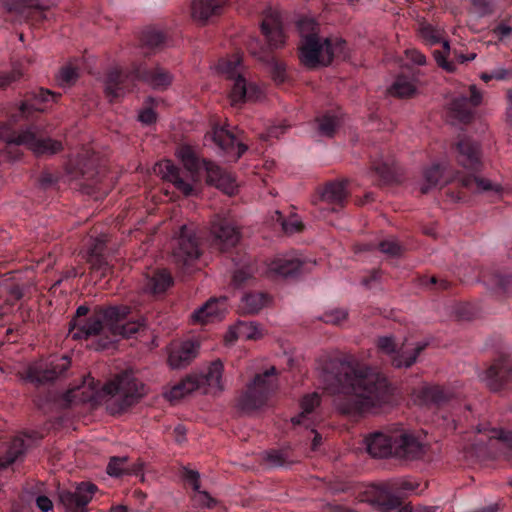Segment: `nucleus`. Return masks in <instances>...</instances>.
<instances>
[{"mask_svg":"<svg viewBox=\"0 0 512 512\" xmlns=\"http://www.w3.org/2000/svg\"><path fill=\"white\" fill-rule=\"evenodd\" d=\"M79 77V71L71 64L64 66L57 76V81L62 87H70Z\"/></svg>","mask_w":512,"mask_h":512,"instance_id":"46","label":"nucleus"},{"mask_svg":"<svg viewBox=\"0 0 512 512\" xmlns=\"http://www.w3.org/2000/svg\"><path fill=\"white\" fill-rule=\"evenodd\" d=\"M70 366V360L66 356L52 359L49 364L34 363L29 366L26 378L35 383L52 381L63 374Z\"/></svg>","mask_w":512,"mask_h":512,"instance_id":"16","label":"nucleus"},{"mask_svg":"<svg viewBox=\"0 0 512 512\" xmlns=\"http://www.w3.org/2000/svg\"><path fill=\"white\" fill-rule=\"evenodd\" d=\"M143 40L149 47H157L163 42L164 37L162 33L151 30L145 32Z\"/></svg>","mask_w":512,"mask_h":512,"instance_id":"52","label":"nucleus"},{"mask_svg":"<svg viewBox=\"0 0 512 512\" xmlns=\"http://www.w3.org/2000/svg\"><path fill=\"white\" fill-rule=\"evenodd\" d=\"M489 440V445L497 450H512V431H504L503 429L496 428H483L479 429Z\"/></svg>","mask_w":512,"mask_h":512,"instance_id":"33","label":"nucleus"},{"mask_svg":"<svg viewBox=\"0 0 512 512\" xmlns=\"http://www.w3.org/2000/svg\"><path fill=\"white\" fill-rule=\"evenodd\" d=\"M459 163L468 170H477L480 166L479 146L469 140L458 143Z\"/></svg>","mask_w":512,"mask_h":512,"instance_id":"30","label":"nucleus"},{"mask_svg":"<svg viewBox=\"0 0 512 512\" xmlns=\"http://www.w3.org/2000/svg\"><path fill=\"white\" fill-rule=\"evenodd\" d=\"M236 339H240V336L238 335V323L232 327L229 328L228 332L225 335V341L226 343H233Z\"/></svg>","mask_w":512,"mask_h":512,"instance_id":"61","label":"nucleus"},{"mask_svg":"<svg viewBox=\"0 0 512 512\" xmlns=\"http://www.w3.org/2000/svg\"><path fill=\"white\" fill-rule=\"evenodd\" d=\"M422 38L429 45L442 43L444 51H434V58L439 66L448 72H452L455 69L453 63L446 60L447 55L450 52V45L448 40L443 38V32L440 29L433 27L432 25H423L420 29Z\"/></svg>","mask_w":512,"mask_h":512,"instance_id":"23","label":"nucleus"},{"mask_svg":"<svg viewBox=\"0 0 512 512\" xmlns=\"http://www.w3.org/2000/svg\"><path fill=\"white\" fill-rule=\"evenodd\" d=\"M203 164L207 172V181L210 184L228 195L234 194L237 184L231 174L223 171L219 166L212 162L203 161Z\"/></svg>","mask_w":512,"mask_h":512,"instance_id":"27","label":"nucleus"},{"mask_svg":"<svg viewBox=\"0 0 512 512\" xmlns=\"http://www.w3.org/2000/svg\"><path fill=\"white\" fill-rule=\"evenodd\" d=\"M346 197V188L341 182L329 183L321 192V200L327 204L341 205Z\"/></svg>","mask_w":512,"mask_h":512,"instance_id":"37","label":"nucleus"},{"mask_svg":"<svg viewBox=\"0 0 512 512\" xmlns=\"http://www.w3.org/2000/svg\"><path fill=\"white\" fill-rule=\"evenodd\" d=\"M368 453L375 458L396 456L414 459L423 453V446L412 432L404 428L374 432L365 439Z\"/></svg>","mask_w":512,"mask_h":512,"instance_id":"2","label":"nucleus"},{"mask_svg":"<svg viewBox=\"0 0 512 512\" xmlns=\"http://www.w3.org/2000/svg\"><path fill=\"white\" fill-rule=\"evenodd\" d=\"M287 128H288V125L281 123L279 125H273V126L269 127L267 133H268L269 137L278 138L279 136H281L282 134L285 133Z\"/></svg>","mask_w":512,"mask_h":512,"instance_id":"59","label":"nucleus"},{"mask_svg":"<svg viewBox=\"0 0 512 512\" xmlns=\"http://www.w3.org/2000/svg\"><path fill=\"white\" fill-rule=\"evenodd\" d=\"M460 181L464 187L475 193L491 192L499 195L502 192V186L499 183H493L489 179L476 175L465 176Z\"/></svg>","mask_w":512,"mask_h":512,"instance_id":"32","label":"nucleus"},{"mask_svg":"<svg viewBox=\"0 0 512 512\" xmlns=\"http://www.w3.org/2000/svg\"><path fill=\"white\" fill-rule=\"evenodd\" d=\"M213 140L222 150L223 154L230 157L233 161H237L247 147L236 141L234 135L225 128H215L213 131Z\"/></svg>","mask_w":512,"mask_h":512,"instance_id":"26","label":"nucleus"},{"mask_svg":"<svg viewBox=\"0 0 512 512\" xmlns=\"http://www.w3.org/2000/svg\"><path fill=\"white\" fill-rule=\"evenodd\" d=\"M216 69L232 82L229 94L232 106L245 101L258 100L263 96V91L259 86L247 82V71L238 55L219 60Z\"/></svg>","mask_w":512,"mask_h":512,"instance_id":"6","label":"nucleus"},{"mask_svg":"<svg viewBox=\"0 0 512 512\" xmlns=\"http://www.w3.org/2000/svg\"><path fill=\"white\" fill-rule=\"evenodd\" d=\"M383 511L390 512L392 509H396L401 505V501L398 497H392L388 503H383Z\"/></svg>","mask_w":512,"mask_h":512,"instance_id":"63","label":"nucleus"},{"mask_svg":"<svg viewBox=\"0 0 512 512\" xmlns=\"http://www.w3.org/2000/svg\"><path fill=\"white\" fill-rule=\"evenodd\" d=\"M172 277L165 270L154 272L148 279L145 289L151 293H162L172 285Z\"/></svg>","mask_w":512,"mask_h":512,"instance_id":"38","label":"nucleus"},{"mask_svg":"<svg viewBox=\"0 0 512 512\" xmlns=\"http://www.w3.org/2000/svg\"><path fill=\"white\" fill-rule=\"evenodd\" d=\"M36 505L42 512H50L53 509L52 501L46 496L37 497Z\"/></svg>","mask_w":512,"mask_h":512,"instance_id":"56","label":"nucleus"},{"mask_svg":"<svg viewBox=\"0 0 512 512\" xmlns=\"http://www.w3.org/2000/svg\"><path fill=\"white\" fill-rule=\"evenodd\" d=\"M27 445L23 436L13 439L5 456L0 459V469L6 468L14 463L26 450Z\"/></svg>","mask_w":512,"mask_h":512,"instance_id":"40","label":"nucleus"},{"mask_svg":"<svg viewBox=\"0 0 512 512\" xmlns=\"http://www.w3.org/2000/svg\"><path fill=\"white\" fill-rule=\"evenodd\" d=\"M343 44L344 42L341 40L332 43L327 38L309 37L306 40H301L299 57L301 62L309 68L328 65L332 62L333 57L342 51Z\"/></svg>","mask_w":512,"mask_h":512,"instance_id":"8","label":"nucleus"},{"mask_svg":"<svg viewBox=\"0 0 512 512\" xmlns=\"http://www.w3.org/2000/svg\"><path fill=\"white\" fill-rule=\"evenodd\" d=\"M174 432L176 434V441L182 442L186 435V429L183 426L179 425V426L175 427Z\"/></svg>","mask_w":512,"mask_h":512,"instance_id":"64","label":"nucleus"},{"mask_svg":"<svg viewBox=\"0 0 512 512\" xmlns=\"http://www.w3.org/2000/svg\"><path fill=\"white\" fill-rule=\"evenodd\" d=\"M315 265L314 261H306L296 253L277 255L268 264V272L278 276H291L298 273L308 272Z\"/></svg>","mask_w":512,"mask_h":512,"instance_id":"13","label":"nucleus"},{"mask_svg":"<svg viewBox=\"0 0 512 512\" xmlns=\"http://www.w3.org/2000/svg\"><path fill=\"white\" fill-rule=\"evenodd\" d=\"M200 344L196 340L173 342L169 349L168 363L171 368L187 366L198 355Z\"/></svg>","mask_w":512,"mask_h":512,"instance_id":"21","label":"nucleus"},{"mask_svg":"<svg viewBox=\"0 0 512 512\" xmlns=\"http://www.w3.org/2000/svg\"><path fill=\"white\" fill-rule=\"evenodd\" d=\"M418 398L423 403H440L447 399L444 390L437 385L424 384L418 391Z\"/></svg>","mask_w":512,"mask_h":512,"instance_id":"42","label":"nucleus"},{"mask_svg":"<svg viewBox=\"0 0 512 512\" xmlns=\"http://www.w3.org/2000/svg\"><path fill=\"white\" fill-rule=\"evenodd\" d=\"M318 122V133L323 137H331L340 126V119L330 114L324 115Z\"/></svg>","mask_w":512,"mask_h":512,"instance_id":"43","label":"nucleus"},{"mask_svg":"<svg viewBox=\"0 0 512 512\" xmlns=\"http://www.w3.org/2000/svg\"><path fill=\"white\" fill-rule=\"evenodd\" d=\"M138 119L140 122H142L143 124H152L153 122H155L156 120V114L155 112L148 108V109H144L142 110L140 113H139V116H138Z\"/></svg>","mask_w":512,"mask_h":512,"instance_id":"55","label":"nucleus"},{"mask_svg":"<svg viewBox=\"0 0 512 512\" xmlns=\"http://www.w3.org/2000/svg\"><path fill=\"white\" fill-rule=\"evenodd\" d=\"M512 32V28L504 23L499 24L495 29L494 33L497 35V37L502 40L509 36Z\"/></svg>","mask_w":512,"mask_h":512,"instance_id":"58","label":"nucleus"},{"mask_svg":"<svg viewBox=\"0 0 512 512\" xmlns=\"http://www.w3.org/2000/svg\"><path fill=\"white\" fill-rule=\"evenodd\" d=\"M252 275L251 268L245 267L236 270L233 274V283L236 286H240L242 283L247 281Z\"/></svg>","mask_w":512,"mask_h":512,"instance_id":"53","label":"nucleus"},{"mask_svg":"<svg viewBox=\"0 0 512 512\" xmlns=\"http://www.w3.org/2000/svg\"><path fill=\"white\" fill-rule=\"evenodd\" d=\"M142 468V463L128 464L127 457H112L107 465V473L112 477L137 475L142 471Z\"/></svg>","mask_w":512,"mask_h":512,"instance_id":"34","label":"nucleus"},{"mask_svg":"<svg viewBox=\"0 0 512 512\" xmlns=\"http://www.w3.org/2000/svg\"><path fill=\"white\" fill-rule=\"evenodd\" d=\"M479 378L489 389L498 391L512 383V363L507 359H501L482 371Z\"/></svg>","mask_w":512,"mask_h":512,"instance_id":"19","label":"nucleus"},{"mask_svg":"<svg viewBox=\"0 0 512 512\" xmlns=\"http://www.w3.org/2000/svg\"><path fill=\"white\" fill-rule=\"evenodd\" d=\"M224 365L215 360L204 367L199 373H192L197 380V388L205 394H217L224 390Z\"/></svg>","mask_w":512,"mask_h":512,"instance_id":"15","label":"nucleus"},{"mask_svg":"<svg viewBox=\"0 0 512 512\" xmlns=\"http://www.w3.org/2000/svg\"><path fill=\"white\" fill-rule=\"evenodd\" d=\"M78 391H81L82 397L80 398L82 401H97L98 400V392L94 387L93 379L85 380L81 387L77 388Z\"/></svg>","mask_w":512,"mask_h":512,"instance_id":"47","label":"nucleus"},{"mask_svg":"<svg viewBox=\"0 0 512 512\" xmlns=\"http://www.w3.org/2000/svg\"><path fill=\"white\" fill-rule=\"evenodd\" d=\"M176 156L184 166V171L176 167L172 161L159 162L155 171L162 179L172 183L185 196L194 194V185L198 181L200 162L190 146H181L176 151Z\"/></svg>","mask_w":512,"mask_h":512,"instance_id":"3","label":"nucleus"},{"mask_svg":"<svg viewBox=\"0 0 512 512\" xmlns=\"http://www.w3.org/2000/svg\"><path fill=\"white\" fill-rule=\"evenodd\" d=\"M210 233L215 244L222 250L235 246L240 239L238 228L220 216H216L211 222Z\"/></svg>","mask_w":512,"mask_h":512,"instance_id":"20","label":"nucleus"},{"mask_svg":"<svg viewBox=\"0 0 512 512\" xmlns=\"http://www.w3.org/2000/svg\"><path fill=\"white\" fill-rule=\"evenodd\" d=\"M407 56L408 58L414 63V64H417V65H424L426 63V58L425 56L420 53L419 51L415 50V49H412V50H407Z\"/></svg>","mask_w":512,"mask_h":512,"instance_id":"57","label":"nucleus"},{"mask_svg":"<svg viewBox=\"0 0 512 512\" xmlns=\"http://www.w3.org/2000/svg\"><path fill=\"white\" fill-rule=\"evenodd\" d=\"M417 91V82L413 77L398 76L388 89L391 96L406 98L413 96Z\"/></svg>","mask_w":512,"mask_h":512,"instance_id":"35","label":"nucleus"},{"mask_svg":"<svg viewBox=\"0 0 512 512\" xmlns=\"http://www.w3.org/2000/svg\"><path fill=\"white\" fill-rule=\"evenodd\" d=\"M377 346L382 353L390 357L392 365L396 368L410 367L425 348V344L417 342L406 343L396 349L393 338L389 336L380 337Z\"/></svg>","mask_w":512,"mask_h":512,"instance_id":"10","label":"nucleus"},{"mask_svg":"<svg viewBox=\"0 0 512 512\" xmlns=\"http://www.w3.org/2000/svg\"><path fill=\"white\" fill-rule=\"evenodd\" d=\"M379 249L389 256H398L401 253V246L395 239H386L380 242Z\"/></svg>","mask_w":512,"mask_h":512,"instance_id":"50","label":"nucleus"},{"mask_svg":"<svg viewBox=\"0 0 512 512\" xmlns=\"http://www.w3.org/2000/svg\"><path fill=\"white\" fill-rule=\"evenodd\" d=\"M135 78L144 81L154 89H165L172 82V75L159 67L148 70L145 66L140 65L131 75H122L115 70L109 72L104 80L106 96L111 100L123 96L128 90L130 82Z\"/></svg>","mask_w":512,"mask_h":512,"instance_id":"4","label":"nucleus"},{"mask_svg":"<svg viewBox=\"0 0 512 512\" xmlns=\"http://www.w3.org/2000/svg\"><path fill=\"white\" fill-rule=\"evenodd\" d=\"M200 253L195 236L183 225L179 236L175 239V248L173 257L176 262L182 263L184 267H188L193 261L198 259Z\"/></svg>","mask_w":512,"mask_h":512,"instance_id":"18","label":"nucleus"},{"mask_svg":"<svg viewBox=\"0 0 512 512\" xmlns=\"http://www.w3.org/2000/svg\"><path fill=\"white\" fill-rule=\"evenodd\" d=\"M297 28L301 36V40L309 37L318 36V24L312 17H302L297 21Z\"/></svg>","mask_w":512,"mask_h":512,"instance_id":"45","label":"nucleus"},{"mask_svg":"<svg viewBox=\"0 0 512 512\" xmlns=\"http://www.w3.org/2000/svg\"><path fill=\"white\" fill-rule=\"evenodd\" d=\"M250 53L261 61H266L269 74L276 83H283L286 79V68L282 62L269 58L268 50L262 47L257 39H251L248 43Z\"/></svg>","mask_w":512,"mask_h":512,"instance_id":"25","label":"nucleus"},{"mask_svg":"<svg viewBox=\"0 0 512 512\" xmlns=\"http://www.w3.org/2000/svg\"><path fill=\"white\" fill-rule=\"evenodd\" d=\"M0 140L8 146L23 145L32 151L35 155H52L62 149L59 141L46 136L38 126H30L15 133L10 124L0 125Z\"/></svg>","mask_w":512,"mask_h":512,"instance_id":"7","label":"nucleus"},{"mask_svg":"<svg viewBox=\"0 0 512 512\" xmlns=\"http://www.w3.org/2000/svg\"><path fill=\"white\" fill-rule=\"evenodd\" d=\"M2 4L9 10L14 9L12 5L8 2V0H1ZM24 4L28 7H35L37 9H49L54 6L57 0H22Z\"/></svg>","mask_w":512,"mask_h":512,"instance_id":"48","label":"nucleus"},{"mask_svg":"<svg viewBox=\"0 0 512 512\" xmlns=\"http://www.w3.org/2000/svg\"><path fill=\"white\" fill-rule=\"evenodd\" d=\"M277 389L276 370L270 367L263 374L255 376L241 399V407L245 411L261 408L269 396Z\"/></svg>","mask_w":512,"mask_h":512,"instance_id":"9","label":"nucleus"},{"mask_svg":"<svg viewBox=\"0 0 512 512\" xmlns=\"http://www.w3.org/2000/svg\"><path fill=\"white\" fill-rule=\"evenodd\" d=\"M70 335L73 339H87L92 336L109 335L107 330L106 309L95 312L85 319H74L71 323Z\"/></svg>","mask_w":512,"mask_h":512,"instance_id":"12","label":"nucleus"},{"mask_svg":"<svg viewBox=\"0 0 512 512\" xmlns=\"http://www.w3.org/2000/svg\"><path fill=\"white\" fill-rule=\"evenodd\" d=\"M443 170L444 168L439 164H434L424 170L423 179L419 184L422 193H427L442 183Z\"/></svg>","mask_w":512,"mask_h":512,"instance_id":"39","label":"nucleus"},{"mask_svg":"<svg viewBox=\"0 0 512 512\" xmlns=\"http://www.w3.org/2000/svg\"><path fill=\"white\" fill-rule=\"evenodd\" d=\"M301 227V222L296 217H291L282 222V228L286 233H294Z\"/></svg>","mask_w":512,"mask_h":512,"instance_id":"54","label":"nucleus"},{"mask_svg":"<svg viewBox=\"0 0 512 512\" xmlns=\"http://www.w3.org/2000/svg\"><path fill=\"white\" fill-rule=\"evenodd\" d=\"M266 460L268 461V463H270L271 465H274V466H278V465L282 464L281 455H280V453H278L276 451L267 452Z\"/></svg>","mask_w":512,"mask_h":512,"instance_id":"62","label":"nucleus"},{"mask_svg":"<svg viewBox=\"0 0 512 512\" xmlns=\"http://www.w3.org/2000/svg\"><path fill=\"white\" fill-rule=\"evenodd\" d=\"M227 312L226 299L212 298L193 311L190 316L192 324L206 325L220 321Z\"/></svg>","mask_w":512,"mask_h":512,"instance_id":"22","label":"nucleus"},{"mask_svg":"<svg viewBox=\"0 0 512 512\" xmlns=\"http://www.w3.org/2000/svg\"><path fill=\"white\" fill-rule=\"evenodd\" d=\"M335 391L343 396L335 400L336 408L345 414H376L390 407L394 389L379 372L357 362L338 361L334 364Z\"/></svg>","mask_w":512,"mask_h":512,"instance_id":"1","label":"nucleus"},{"mask_svg":"<svg viewBox=\"0 0 512 512\" xmlns=\"http://www.w3.org/2000/svg\"><path fill=\"white\" fill-rule=\"evenodd\" d=\"M492 72H493V76L496 80H505L509 77H512V71L507 70L503 67H499V68L493 70Z\"/></svg>","mask_w":512,"mask_h":512,"instance_id":"60","label":"nucleus"},{"mask_svg":"<svg viewBox=\"0 0 512 512\" xmlns=\"http://www.w3.org/2000/svg\"><path fill=\"white\" fill-rule=\"evenodd\" d=\"M102 394L107 397L108 410L115 414L137 402L146 394V389L132 372L125 371L109 381L102 388Z\"/></svg>","mask_w":512,"mask_h":512,"instance_id":"5","label":"nucleus"},{"mask_svg":"<svg viewBox=\"0 0 512 512\" xmlns=\"http://www.w3.org/2000/svg\"><path fill=\"white\" fill-rule=\"evenodd\" d=\"M261 30L270 48H279L284 45L282 17L277 8L269 7L263 12Z\"/></svg>","mask_w":512,"mask_h":512,"instance_id":"17","label":"nucleus"},{"mask_svg":"<svg viewBox=\"0 0 512 512\" xmlns=\"http://www.w3.org/2000/svg\"><path fill=\"white\" fill-rule=\"evenodd\" d=\"M186 478L194 490L192 501L196 507L212 508L216 505V500L208 492L200 489L198 472L189 471Z\"/></svg>","mask_w":512,"mask_h":512,"instance_id":"31","label":"nucleus"},{"mask_svg":"<svg viewBox=\"0 0 512 512\" xmlns=\"http://www.w3.org/2000/svg\"><path fill=\"white\" fill-rule=\"evenodd\" d=\"M347 318V312L343 309H333L326 311L323 316L322 320L325 323L328 324H340Z\"/></svg>","mask_w":512,"mask_h":512,"instance_id":"49","label":"nucleus"},{"mask_svg":"<svg viewBox=\"0 0 512 512\" xmlns=\"http://www.w3.org/2000/svg\"><path fill=\"white\" fill-rule=\"evenodd\" d=\"M225 4V0H193L191 4L192 18L205 23L212 16L220 14Z\"/></svg>","mask_w":512,"mask_h":512,"instance_id":"28","label":"nucleus"},{"mask_svg":"<svg viewBox=\"0 0 512 512\" xmlns=\"http://www.w3.org/2000/svg\"><path fill=\"white\" fill-rule=\"evenodd\" d=\"M97 487L92 483H81L74 490L59 491V500L66 512H87V504L91 501Z\"/></svg>","mask_w":512,"mask_h":512,"instance_id":"14","label":"nucleus"},{"mask_svg":"<svg viewBox=\"0 0 512 512\" xmlns=\"http://www.w3.org/2000/svg\"><path fill=\"white\" fill-rule=\"evenodd\" d=\"M268 303L269 298L263 293L247 294L241 299V309L245 313L254 314L267 306Z\"/></svg>","mask_w":512,"mask_h":512,"instance_id":"41","label":"nucleus"},{"mask_svg":"<svg viewBox=\"0 0 512 512\" xmlns=\"http://www.w3.org/2000/svg\"><path fill=\"white\" fill-rule=\"evenodd\" d=\"M238 335L243 340H256L262 337L263 332L255 322H238Z\"/></svg>","mask_w":512,"mask_h":512,"instance_id":"44","label":"nucleus"},{"mask_svg":"<svg viewBox=\"0 0 512 512\" xmlns=\"http://www.w3.org/2000/svg\"><path fill=\"white\" fill-rule=\"evenodd\" d=\"M471 96H458L450 103L449 111L453 118L459 121H468L473 113V109L482 101V94L476 89V86H470Z\"/></svg>","mask_w":512,"mask_h":512,"instance_id":"24","label":"nucleus"},{"mask_svg":"<svg viewBox=\"0 0 512 512\" xmlns=\"http://www.w3.org/2000/svg\"><path fill=\"white\" fill-rule=\"evenodd\" d=\"M197 380L193 374L188 375L182 381L173 385L166 393L165 396L170 401L179 400L186 395L198 390Z\"/></svg>","mask_w":512,"mask_h":512,"instance_id":"36","label":"nucleus"},{"mask_svg":"<svg viewBox=\"0 0 512 512\" xmlns=\"http://www.w3.org/2000/svg\"><path fill=\"white\" fill-rule=\"evenodd\" d=\"M130 309L127 306L109 307L106 309L107 330L113 338H130L145 327L144 320L125 321Z\"/></svg>","mask_w":512,"mask_h":512,"instance_id":"11","label":"nucleus"},{"mask_svg":"<svg viewBox=\"0 0 512 512\" xmlns=\"http://www.w3.org/2000/svg\"><path fill=\"white\" fill-rule=\"evenodd\" d=\"M320 404V397L316 392L303 397L300 403L301 412L298 416L292 418L293 424H302L306 428L314 427L316 415L314 409Z\"/></svg>","mask_w":512,"mask_h":512,"instance_id":"29","label":"nucleus"},{"mask_svg":"<svg viewBox=\"0 0 512 512\" xmlns=\"http://www.w3.org/2000/svg\"><path fill=\"white\" fill-rule=\"evenodd\" d=\"M89 262L93 272L99 273L100 276L106 275V273L110 270L109 265L98 256H91Z\"/></svg>","mask_w":512,"mask_h":512,"instance_id":"51","label":"nucleus"}]
</instances>
